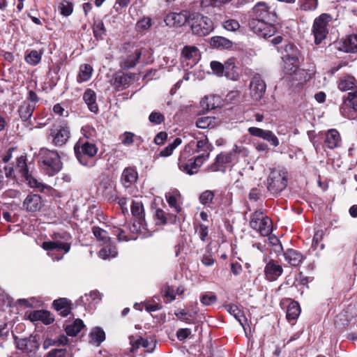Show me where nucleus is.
Returning a JSON list of instances; mask_svg holds the SVG:
<instances>
[{
    "mask_svg": "<svg viewBox=\"0 0 357 357\" xmlns=\"http://www.w3.org/2000/svg\"><path fill=\"white\" fill-rule=\"evenodd\" d=\"M129 340H130V344L131 346V347H130L131 352H135L137 349H139L140 347H142L141 340H142V337L130 336L129 337Z\"/></svg>",
    "mask_w": 357,
    "mask_h": 357,
    "instance_id": "obj_61",
    "label": "nucleus"
},
{
    "mask_svg": "<svg viewBox=\"0 0 357 357\" xmlns=\"http://www.w3.org/2000/svg\"><path fill=\"white\" fill-rule=\"evenodd\" d=\"M151 26V19L150 17H143L136 24V29L139 31H146Z\"/></svg>",
    "mask_w": 357,
    "mask_h": 357,
    "instance_id": "obj_56",
    "label": "nucleus"
},
{
    "mask_svg": "<svg viewBox=\"0 0 357 357\" xmlns=\"http://www.w3.org/2000/svg\"><path fill=\"white\" fill-rule=\"evenodd\" d=\"M204 156H194L191 157L189 160L185 161V163L187 165V167L184 168V167H178L180 170L182 172L189 174L192 175L198 172L199 168L203 165V163L205 162L204 160H203Z\"/></svg>",
    "mask_w": 357,
    "mask_h": 357,
    "instance_id": "obj_21",
    "label": "nucleus"
},
{
    "mask_svg": "<svg viewBox=\"0 0 357 357\" xmlns=\"http://www.w3.org/2000/svg\"><path fill=\"white\" fill-rule=\"evenodd\" d=\"M266 89L265 82L259 74L255 75L250 83V95L255 100H260L264 95Z\"/></svg>",
    "mask_w": 357,
    "mask_h": 357,
    "instance_id": "obj_13",
    "label": "nucleus"
},
{
    "mask_svg": "<svg viewBox=\"0 0 357 357\" xmlns=\"http://www.w3.org/2000/svg\"><path fill=\"white\" fill-rule=\"evenodd\" d=\"M341 114L350 119H354L357 113V89L349 92L343 98L342 104L340 106Z\"/></svg>",
    "mask_w": 357,
    "mask_h": 357,
    "instance_id": "obj_8",
    "label": "nucleus"
},
{
    "mask_svg": "<svg viewBox=\"0 0 357 357\" xmlns=\"http://www.w3.org/2000/svg\"><path fill=\"white\" fill-rule=\"evenodd\" d=\"M84 298L89 302V305H95L101 300V294L97 291H91L89 294H85L84 297H81L80 299L84 305H86Z\"/></svg>",
    "mask_w": 357,
    "mask_h": 357,
    "instance_id": "obj_51",
    "label": "nucleus"
},
{
    "mask_svg": "<svg viewBox=\"0 0 357 357\" xmlns=\"http://www.w3.org/2000/svg\"><path fill=\"white\" fill-rule=\"evenodd\" d=\"M254 17L259 20L275 22L277 15L273 9L268 6L265 2H258L252 8Z\"/></svg>",
    "mask_w": 357,
    "mask_h": 357,
    "instance_id": "obj_10",
    "label": "nucleus"
},
{
    "mask_svg": "<svg viewBox=\"0 0 357 357\" xmlns=\"http://www.w3.org/2000/svg\"><path fill=\"white\" fill-rule=\"evenodd\" d=\"M134 75L131 73L125 75L123 72H117L112 76L111 85L118 91L123 90L128 87Z\"/></svg>",
    "mask_w": 357,
    "mask_h": 357,
    "instance_id": "obj_20",
    "label": "nucleus"
},
{
    "mask_svg": "<svg viewBox=\"0 0 357 357\" xmlns=\"http://www.w3.org/2000/svg\"><path fill=\"white\" fill-rule=\"evenodd\" d=\"M182 142L181 139L177 137L176 138L173 142L170 143L167 146H166L163 150H162L160 153V155L162 157H167L172 154L174 150L179 146Z\"/></svg>",
    "mask_w": 357,
    "mask_h": 357,
    "instance_id": "obj_53",
    "label": "nucleus"
},
{
    "mask_svg": "<svg viewBox=\"0 0 357 357\" xmlns=\"http://www.w3.org/2000/svg\"><path fill=\"white\" fill-rule=\"evenodd\" d=\"M16 344L17 349L25 351L31 352L37 347L36 342L31 337L18 339Z\"/></svg>",
    "mask_w": 357,
    "mask_h": 357,
    "instance_id": "obj_34",
    "label": "nucleus"
},
{
    "mask_svg": "<svg viewBox=\"0 0 357 357\" xmlns=\"http://www.w3.org/2000/svg\"><path fill=\"white\" fill-rule=\"evenodd\" d=\"M191 12L183 10L179 13H170L166 15L165 22L169 26H181L189 22Z\"/></svg>",
    "mask_w": 357,
    "mask_h": 357,
    "instance_id": "obj_16",
    "label": "nucleus"
},
{
    "mask_svg": "<svg viewBox=\"0 0 357 357\" xmlns=\"http://www.w3.org/2000/svg\"><path fill=\"white\" fill-rule=\"evenodd\" d=\"M188 24L192 33L199 36H205L213 30L212 20L199 12H191Z\"/></svg>",
    "mask_w": 357,
    "mask_h": 357,
    "instance_id": "obj_3",
    "label": "nucleus"
},
{
    "mask_svg": "<svg viewBox=\"0 0 357 357\" xmlns=\"http://www.w3.org/2000/svg\"><path fill=\"white\" fill-rule=\"evenodd\" d=\"M301 313V308L298 303L291 302L287 307L286 317L289 321L296 320Z\"/></svg>",
    "mask_w": 357,
    "mask_h": 357,
    "instance_id": "obj_46",
    "label": "nucleus"
},
{
    "mask_svg": "<svg viewBox=\"0 0 357 357\" xmlns=\"http://www.w3.org/2000/svg\"><path fill=\"white\" fill-rule=\"evenodd\" d=\"M58 10L62 15L68 17L73 13V4L67 0H62L58 5Z\"/></svg>",
    "mask_w": 357,
    "mask_h": 357,
    "instance_id": "obj_50",
    "label": "nucleus"
},
{
    "mask_svg": "<svg viewBox=\"0 0 357 357\" xmlns=\"http://www.w3.org/2000/svg\"><path fill=\"white\" fill-rule=\"evenodd\" d=\"M211 68L215 75L218 76H223L224 64L216 61H213L211 62Z\"/></svg>",
    "mask_w": 357,
    "mask_h": 357,
    "instance_id": "obj_63",
    "label": "nucleus"
},
{
    "mask_svg": "<svg viewBox=\"0 0 357 357\" xmlns=\"http://www.w3.org/2000/svg\"><path fill=\"white\" fill-rule=\"evenodd\" d=\"M287 185V172L282 169H273L267 178V188L272 194H278Z\"/></svg>",
    "mask_w": 357,
    "mask_h": 357,
    "instance_id": "obj_5",
    "label": "nucleus"
},
{
    "mask_svg": "<svg viewBox=\"0 0 357 357\" xmlns=\"http://www.w3.org/2000/svg\"><path fill=\"white\" fill-rule=\"evenodd\" d=\"M274 22L268 21L251 19L248 22V26L255 34L259 37L267 38L273 36L276 31L273 25Z\"/></svg>",
    "mask_w": 357,
    "mask_h": 357,
    "instance_id": "obj_9",
    "label": "nucleus"
},
{
    "mask_svg": "<svg viewBox=\"0 0 357 357\" xmlns=\"http://www.w3.org/2000/svg\"><path fill=\"white\" fill-rule=\"evenodd\" d=\"M105 339V332L99 327L93 328L89 334V342L96 346H99Z\"/></svg>",
    "mask_w": 357,
    "mask_h": 357,
    "instance_id": "obj_37",
    "label": "nucleus"
},
{
    "mask_svg": "<svg viewBox=\"0 0 357 357\" xmlns=\"http://www.w3.org/2000/svg\"><path fill=\"white\" fill-rule=\"evenodd\" d=\"M83 99L91 112L93 113L98 112V107L96 103V94L93 90L90 89H86L84 93Z\"/></svg>",
    "mask_w": 357,
    "mask_h": 357,
    "instance_id": "obj_30",
    "label": "nucleus"
},
{
    "mask_svg": "<svg viewBox=\"0 0 357 357\" xmlns=\"http://www.w3.org/2000/svg\"><path fill=\"white\" fill-rule=\"evenodd\" d=\"M231 1V0H202L201 4L203 7H220L222 5Z\"/></svg>",
    "mask_w": 357,
    "mask_h": 357,
    "instance_id": "obj_57",
    "label": "nucleus"
},
{
    "mask_svg": "<svg viewBox=\"0 0 357 357\" xmlns=\"http://www.w3.org/2000/svg\"><path fill=\"white\" fill-rule=\"evenodd\" d=\"M43 206L42 197L38 194H29L24 199L22 209L29 213L39 211Z\"/></svg>",
    "mask_w": 357,
    "mask_h": 357,
    "instance_id": "obj_17",
    "label": "nucleus"
},
{
    "mask_svg": "<svg viewBox=\"0 0 357 357\" xmlns=\"http://www.w3.org/2000/svg\"><path fill=\"white\" fill-rule=\"evenodd\" d=\"M222 26L227 31H236L240 28V24L237 20L229 19L222 22Z\"/></svg>",
    "mask_w": 357,
    "mask_h": 357,
    "instance_id": "obj_55",
    "label": "nucleus"
},
{
    "mask_svg": "<svg viewBox=\"0 0 357 357\" xmlns=\"http://www.w3.org/2000/svg\"><path fill=\"white\" fill-rule=\"evenodd\" d=\"M24 178L28 183L29 185L32 188H37L41 192H44L45 190H49L50 188L43 183L40 181L36 176H34L31 173L28 172H25V174L23 175Z\"/></svg>",
    "mask_w": 357,
    "mask_h": 357,
    "instance_id": "obj_31",
    "label": "nucleus"
},
{
    "mask_svg": "<svg viewBox=\"0 0 357 357\" xmlns=\"http://www.w3.org/2000/svg\"><path fill=\"white\" fill-rule=\"evenodd\" d=\"M43 55V51L31 50L25 55L24 59L26 62L30 65L36 66L40 63Z\"/></svg>",
    "mask_w": 357,
    "mask_h": 357,
    "instance_id": "obj_43",
    "label": "nucleus"
},
{
    "mask_svg": "<svg viewBox=\"0 0 357 357\" xmlns=\"http://www.w3.org/2000/svg\"><path fill=\"white\" fill-rule=\"evenodd\" d=\"M223 75L231 80H237L238 79V68L234 64V59H229L225 62Z\"/></svg>",
    "mask_w": 357,
    "mask_h": 357,
    "instance_id": "obj_27",
    "label": "nucleus"
},
{
    "mask_svg": "<svg viewBox=\"0 0 357 357\" xmlns=\"http://www.w3.org/2000/svg\"><path fill=\"white\" fill-rule=\"evenodd\" d=\"M284 257L285 260L294 266L299 265L303 259V255L294 249H287L284 252Z\"/></svg>",
    "mask_w": 357,
    "mask_h": 357,
    "instance_id": "obj_28",
    "label": "nucleus"
},
{
    "mask_svg": "<svg viewBox=\"0 0 357 357\" xmlns=\"http://www.w3.org/2000/svg\"><path fill=\"white\" fill-rule=\"evenodd\" d=\"M84 327L83 321L79 319H75L72 324L67 325L65 328V331L68 335L75 336L79 333L82 328Z\"/></svg>",
    "mask_w": 357,
    "mask_h": 357,
    "instance_id": "obj_44",
    "label": "nucleus"
},
{
    "mask_svg": "<svg viewBox=\"0 0 357 357\" xmlns=\"http://www.w3.org/2000/svg\"><path fill=\"white\" fill-rule=\"evenodd\" d=\"M98 192L109 201H114L116 199L114 182L108 176H103L98 186Z\"/></svg>",
    "mask_w": 357,
    "mask_h": 357,
    "instance_id": "obj_11",
    "label": "nucleus"
},
{
    "mask_svg": "<svg viewBox=\"0 0 357 357\" xmlns=\"http://www.w3.org/2000/svg\"><path fill=\"white\" fill-rule=\"evenodd\" d=\"M340 49L347 53H356L357 33L347 36L342 40Z\"/></svg>",
    "mask_w": 357,
    "mask_h": 357,
    "instance_id": "obj_23",
    "label": "nucleus"
},
{
    "mask_svg": "<svg viewBox=\"0 0 357 357\" xmlns=\"http://www.w3.org/2000/svg\"><path fill=\"white\" fill-rule=\"evenodd\" d=\"M332 19V16L327 13H322L315 18L312 29L315 44H320L326 38L328 33V24Z\"/></svg>",
    "mask_w": 357,
    "mask_h": 357,
    "instance_id": "obj_6",
    "label": "nucleus"
},
{
    "mask_svg": "<svg viewBox=\"0 0 357 357\" xmlns=\"http://www.w3.org/2000/svg\"><path fill=\"white\" fill-rule=\"evenodd\" d=\"M264 139L269 142L274 147L278 146L280 144L278 138L271 130H267Z\"/></svg>",
    "mask_w": 357,
    "mask_h": 357,
    "instance_id": "obj_62",
    "label": "nucleus"
},
{
    "mask_svg": "<svg viewBox=\"0 0 357 357\" xmlns=\"http://www.w3.org/2000/svg\"><path fill=\"white\" fill-rule=\"evenodd\" d=\"M82 133L84 137V139L87 141H93L96 137L97 132L94 128L86 126L82 128Z\"/></svg>",
    "mask_w": 357,
    "mask_h": 357,
    "instance_id": "obj_54",
    "label": "nucleus"
},
{
    "mask_svg": "<svg viewBox=\"0 0 357 357\" xmlns=\"http://www.w3.org/2000/svg\"><path fill=\"white\" fill-rule=\"evenodd\" d=\"M35 109V104L24 102L19 108V114L23 121H27L31 118Z\"/></svg>",
    "mask_w": 357,
    "mask_h": 357,
    "instance_id": "obj_38",
    "label": "nucleus"
},
{
    "mask_svg": "<svg viewBox=\"0 0 357 357\" xmlns=\"http://www.w3.org/2000/svg\"><path fill=\"white\" fill-rule=\"evenodd\" d=\"M231 152L235 153V159L236 160L238 156L247 157L249 154L248 149L243 146L235 145L231 150Z\"/></svg>",
    "mask_w": 357,
    "mask_h": 357,
    "instance_id": "obj_60",
    "label": "nucleus"
},
{
    "mask_svg": "<svg viewBox=\"0 0 357 357\" xmlns=\"http://www.w3.org/2000/svg\"><path fill=\"white\" fill-rule=\"evenodd\" d=\"M42 248L44 250L49 251L48 255L51 256L54 260L59 261L63 258V255H61L60 257H54V252L63 250L65 253H67L69 252L70 249V245L68 243L61 242L59 241H45L43 243Z\"/></svg>",
    "mask_w": 357,
    "mask_h": 357,
    "instance_id": "obj_14",
    "label": "nucleus"
},
{
    "mask_svg": "<svg viewBox=\"0 0 357 357\" xmlns=\"http://www.w3.org/2000/svg\"><path fill=\"white\" fill-rule=\"evenodd\" d=\"M131 212L132 215L138 219V224L139 225V226L137 227L136 224L134 223L132 225L133 229H132V231H138L140 229V225L142 224L144 217V210L142 203L140 202L132 201L131 205Z\"/></svg>",
    "mask_w": 357,
    "mask_h": 357,
    "instance_id": "obj_22",
    "label": "nucleus"
},
{
    "mask_svg": "<svg viewBox=\"0 0 357 357\" xmlns=\"http://www.w3.org/2000/svg\"><path fill=\"white\" fill-rule=\"evenodd\" d=\"M94 37L97 40H102L106 35V29L102 21H96L93 26Z\"/></svg>",
    "mask_w": 357,
    "mask_h": 357,
    "instance_id": "obj_48",
    "label": "nucleus"
},
{
    "mask_svg": "<svg viewBox=\"0 0 357 357\" xmlns=\"http://www.w3.org/2000/svg\"><path fill=\"white\" fill-rule=\"evenodd\" d=\"M250 227L262 236H268L273 231L272 220L261 211H256L250 215Z\"/></svg>",
    "mask_w": 357,
    "mask_h": 357,
    "instance_id": "obj_4",
    "label": "nucleus"
},
{
    "mask_svg": "<svg viewBox=\"0 0 357 357\" xmlns=\"http://www.w3.org/2000/svg\"><path fill=\"white\" fill-rule=\"evenodd\" d=\"M52 142L56 146L65 144L70 137V128L64 122H57L52 125L50 130Z\"/></svg>",
    "mask_w": 357,
    "mask_h": 357,
    "instance_id": "obj_7",
    "label": "nucleus"
},
{
    "mask_svg": "<svg viewBox=\"0 0 357 357\" xmlns=\"http://www.w3.org/2000/svg\"><path fill=\"white\" fill-rule=\"evenodd\" d=\"M282 59L284 70L287 74L296 75L298 73H301V70L298 69V57L282 56Z\"/></svg>",
    "mask_w": 357,
    "mask_h": 357,
    "instance_id": "obj_26",
    "label": "nucleus"
},
{
    "mask_svg": "<svg viewBox=\"0 0 357 357\" xmlns=\"http://www.w3.org/2000/svg\"><path fill=\"white\" fill-rule=\"evenodd\" d=\"M92 67L89 64H83L79 67V72L77 78L78 82H86L91 77Z\"/></svg>",
    "mask_w": 357,
    "mask_h": 357,
    "instance_id": "obj_40",
    "label": "nucleus"
},
{
    "mask_svg": "<svg viewBox=\"0 0 357 357\" xmlns=\"http://www.w3.org/2000/svg\"><path fill=\"white\" fill-rule=\"evenodd\" d=\"M200 59L199 50L195 46H185L182 51L181 62L188 68H192Z\"/></svg>",
    "mask_w": 357,
    "mask_h": 357,
    "instance_id": "obj_12",
    "label": "nucleus"
},
{
    "mask_svg": "<svg viewBox=\"0 0 357 357\" xmlns=\"http://www.w3.org/2000/svg\"><path fill=\"white\" fill-rule=\"evenodd\" d=\"M225 309L240 323L241 326L246 319L243 312L235 304H227L224 306Z\"/></svg>",
    "mask_w": 357,
    "mask_h": 357,
    "instance_id": "obj_36",
    "label": "nucleus"
},
{
    "mask_svg": "<svg viewBox=\"0 0 357 357\" xmlns=\"http://www.w3.org/2000/svg\"><path fill=\"white\" fill-rule=\"evenodd\" d=\"M194 149L191 144L186 145L178 158V167H184V168L186 167L187 165L185 161L189 160V159L192 157V155L194 153Z\"/></svg>",
    "mask_w": 357,
    "mask_h": 357,
    "instance_id": "obj_42",
    "label": "nucleus"
},
{
    "mask_svg": "<svg viewBox=\"0 0 357 357\" xmlns=\"http://www.w3.org/2000/svg\"><path fill=\"white\" fill-rule=\"evenodd\" d=\"M181 197V194L177 190L168 192L165 195V198L169 206L177 213H179L182 209L178 204Z\"/></svg>",
    "mask_w": 357,
    "mask_h": 357,
    "instance_id": "obj_25",
    "label": "nucleus"
},
{
    "mask_svg": "<svg viewBox=\"0 0 357 357\" xmlns=\"http://www.w3.org/2000/svg\"><path fill=\"white\" fill-rule=\"evenodd\" d=\"M342 145V138L336 129H329L324 134V147L329 149L339 148Z\"/></svg>",
    "mask_w": 357,
    "mask_h": 357,
    "instance_id": "obj_18",
    "label": "nucleus"
},
{
    "mask_svg": "<svg viewBox=\"0 0 357 357\" xmlns=\"http://www.w3.org/2000/svg\"><path fill=\"white\" fill-rule=\"evenodd\" d=\"M214 197V192L212 190H206L200 194L199 200L202 205L205 206H210L213 203Z\"/></svg>",
    "mask_w": 357,
    "mask_h": 357,
    "instance_id": "obj_49",
    "label": "nucleus"
},
{
    "mask_svg": "<svg viewBox=\"0 0 357 357\" xmlns=\"http://www.w3.org/2000/svg\"><path fill=\"white\" fill-rule=\"evenodd\" d=\"M142 52L139 50H136L133 54L129 55L121 63V66L125 70H128L135 67L138 60L140 59Z\"/></svg>",
    "mask_w": 357,
    "mask_h": 357,
    "instance_id": "obj_33",
    "label": "nucleus"
},
{
    "mask_svg": "<svg viewBox=\"0 0 357 357\" xmlns=\"http://www.w3.org/2000/svg\"><path fill=\"white\" fill-rule=\"evenodd\" d=\"M216 301V296L211 292L202 295L200 298L201 303L204 305H211L215 303Z\"/></svg>",
    "mask_w": 357,
    "mask_h": 357,
    "instance_id": "obj_58",
    "label": "nucleus"
},
{
    "mask_svg": "<svg viewBox=\"0 0 357 357\" xmlns=\"http://www.w3.org/2000/svg\"><path fill=\"white\" fill-rule=\"evenodd\" d=\"M38 163L43 172L53 176L62 169V162L57 151L41 149L38 155Z\"/></svg>",
    "mask_w": 357,
    "mask_h": 357,
    "instance_id": "obj_2",
    "label": "nucleus"
},
{
    "mask_svg": "<svg viewBox=\"0 0 357 357\" xmlns=\"http://www.w3.org/2000/svg\"><path fill=\"white\" fill-rule=\"evenodd\" d=\"M47 357H70L66 349H54L49 352Z\"/></svg>",
    "mask_w": 357,
    "mask_h": 357,
    "instance_id": "obj_64",
    "label": "nucleus"
},
{
    "mask_svg": "<svg viewBox=\"0 0 357 357\" xmlns=\"http://www.w3.org/2000/svg\"><path fill=\"white\" fill-rule=\"evenodd\" d=\"M300 8L304 11L314 10L318 6V0H298Z\"/></svg>",
    "mask_w": 357,
    "mask_h": 357,
    "instance_id": "obj_52",
    "label": "nucleus"
},
{
    "mask_svg": "<svg viewBox=\"0 0 357 357\" xmlns=\"http://www.w3.org/2000/svg\"><path fill=\"white\" fill-rule=\"evenodd\" d=\"M211 45L216 48L229 49L232 47V42L222 36H214L211 39Z\"/></svg>",
    "mask_w": 357,
    "mask_h": 357,
    "instance_id": "obj_41",
    "label": "nucleus"
},
{
    "mask_svg": "<svg viewBox=\"0 0 357 357\" xmlns=\"http://www.w3.org/2000/svg\"><path fill=\"white\" fill-rule=\"evenodd\" d=\"M234 160H236L235 153L231 151L228 153L222 152L216 156L215 162L211 165L209 169L213 172H225L227 165Z\"/></svg>",
    "mask_w": 357,
    "mask_h": 357,
    "instance_id": "obj_15",
    "label": "nucleus"
},
{
    "mask_svg": "<svg viewBox=\"0 0 357 357\" xmlns=\"http://www.w3.org/2000/svg\"><path fill=\"white\" fill-rule=\"evenodd\" d=\"M138 178V173L134 167H126L123 169L121 181L125 188H129L134 184Z\"/></svg>",
    "mask_w": 357,
    "mask_h": 357,
    "instance_id": "obj_24",
    "label": "nucleus"
},
{
    "mask_svg": "<svg viewBox=\"0 0 357 357\" xmlns=\"http://www.w3.org/2000/svg\"><path fill=\"white\" fill-rule=\"evenodd\" d=\"M283 273V268L276 261L271 259L264 267L265 278L270 281H275Z\"/></svg>",
    "mask_w": 357,
    "mask_h": 357,
    "instance_id": "obj_19",
    "label": "nucleus"
},
{
    "mask_svg": "<svg viewBox=\"0 0 357 357\" xmlns=\"http://www.w3.org/2000/svg\"><path fill=\"white\" fill-rule=\"evenodd\" d=\"M118 252L116 248L113 245H107L103 247L98 253L100 258L103 259H107L109 258H114L116 257Z\"/></svg>",
    "mask_w": 357,
    "mask_h": 357,
    "instance_id": "obj_45",
    "label": "nucleus"
},
{
    "mask_svg": "<svg viewBox=\"0 0 357 357\" xmlns=\"http://www.w3.org/2000/svg\"><path fill=\"white\" fill-rule=\"evenodd\" d=\"M356 84V79L353 76L346 75L340 78L338 89L342 91L351 89Z\"/></svg>",
    "mask_w": 357,
    "mask_h": 357,
    "instance_id": "obj_39",
    "label": "nucleus"
},
{
    "mask_svg": "<svg viewBox=\"0 0 357 357\" xmlns=\"http://www.w3.org/2000/svg\"><path fill=\"white\" fill-rule=\"evenodd\" d=\"M218 123L214 116H202L197 119L196 126L199 128L206 129L215 127Z\"/></svg>",
    "mask_w": 357,
    "mask_h": 357,
    "instance_id": "obj_35",
    "label": "nucleus"
},
{
    "mask_svg": "<svg viewBox=\"0 0 357 357\" xmlns=\"http://www.w3.org/2000/svg\"><path fill=\"white\" fill-rule=\"evenodd\" d=\"M212 146L208 144L207 138L200 139L197 142V153H201L197 156H204L203 160H207L209 158L210 152L211 151Z\"/></svg>",
    "mask_w": 357,
    "mask_h": 357,
    "instance_id": "obj_32",
    "label": "nucleus"
},
{
    "mask_svg": "<svg viewBox=\"0 0 357 357\" xmlns=\"http://www.w3.org/2000/svg\"><path fill=\"white\" fill-rule=\"evenodd\" d=\"M74 152L80 165L88 168L96 166V160L94 158L98 152V148L95 143L79 139L74 145Z\"/></svg>",
    "mask_w": 357,
    "mask_h": 357,
    "instance_id": "obj_1",
    "label": "nucleus"
},
{
    "mask_svg": "<svg viewBox=\"0 0 357 357\" xmlns=\"http://www.w3.org/2000/svg\"><path fill=\"white\" fill-rule=\"evenodd\" d=\"M92 232L97 240L104 245L110 240V237L109 236L107 231L99 227H93Z\"/></svg>",
    "mask_w": 357,
    "mask_h": 357,
    "instance_id": "obj_47",
    "label": "nucleus"
},
{
    "mask_svg": "<svg viewBox=\"0 0 357 357\" xmlns=\"http://www.w3.org/2000/svg\"><path fill=\"white\" fill-rule=\"evenodd\" d=\"M29 318L32 321H41L45 324H50L53 322L50 312L47 310H35L29 314Z\"/></svg>",
    "mask_w": 357,
    "mask_h": 357,
    "instance_id": "obj_29",
    "label": "nucleus"
},
{
    "mask_svg": "<svg viewBox=\"0 0 357 357\" xmlns=\"http://www.w3.org/2000/svg\"><path fill=\"white\" fill-rule=\"evenodd\" d=\"M284 52L285 54H283V56L293 57L295 56L296 57H298V50L296 47L291 43H289L285 46Z\"/></svg>",
    "mask_w": 357,
    "mask_h": 357,
    "instance_id": "obj_59",
    "label": "nucleus"
}]
</instances>
